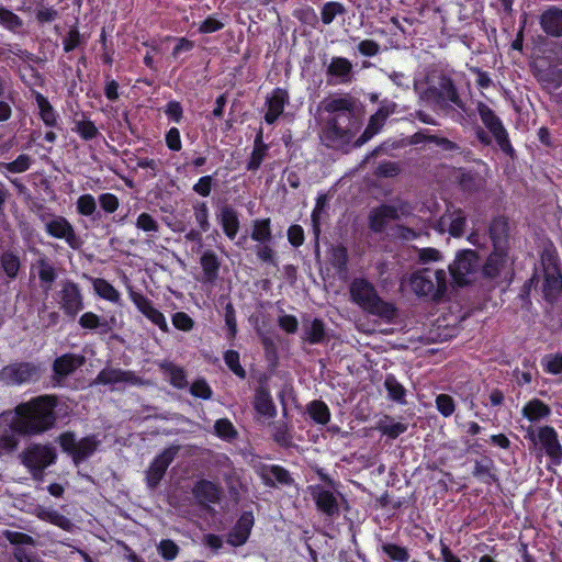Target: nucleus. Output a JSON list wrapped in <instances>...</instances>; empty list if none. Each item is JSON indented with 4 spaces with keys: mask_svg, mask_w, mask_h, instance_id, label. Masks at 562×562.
Returning a JSON list of instances; mask_svg holds the SVG:
<instances>
[{
    "mask_svg": "<svg viewBox=\"0 0 562 562\" xmlns=\"http://www.w3.org/2000/svg\"><path fill=\"white\" fill-rule=\"evenodd\" d=\"M477 113L482 123L488 130V132L493 135L495 142L499 146L501 150L505 154L513 155L514 148L508 138V133L505 130L501 119L495 114V112L485 103L479 102L476 106Z\"/></svg>",
    "mask_w": 562,
    "mask_h": 562,
    "instance_id": "nucleus-9",
    "label": "nucleus"
},
{
    "mask_svg": "<svg viewBox=\"0 0 562 562\" xmlns=\"http://www.w3.org/2000/svg\"><path fill=\"white\" fill-rule=\"evenodd\" d=\"M319 109L329 114L321 134L324 144L333 148L348 145L361 127L356 100L348 94L330 95L321 102Z\"/></svg>",
    "mask_w": 562,
    "mask_h": 562,
    "instance_id": "nucleus-1",
    "label": "nucleus"
},
{
    "mask_svg": "<svg viewBox=\"0 0 562 562\" xmlns=\"http://www.w3.org/2000/svg\"><path fill=\"white\" fill-rule=\"evenodd\" d=\"M254 406L256 412L265 418L270 419L277 414L272 397L270 393L263 387H260L256 391Z\"/></svg>",
    "mask_w": 562,
    "mask_h": 562,
    "instance_id": "nucleus-29",
    "label": "nucleus"
},
{
    "mask_svg": "<svg viewBox=\"0 0 562 562\" xmlns=\"http://www.w3.org/2000/svg\"><path fill=\"white\" fill-rule=\"evenodd\" d=\"M85 358L79 355L66 353L54 361V372L64 378L71 374L77 368L81 367Z\"/></svg>",
    "mask_w": 562,
    "mask_h": 562,
    "instance_id": "nucleus-25",
    "label": "nucleus"
},
{
    "mask_svg": "<svg viewBox=\"0 0 562 562\" xmlns=\"http://www.w3.org/2000/svg\"><path fill=\"white\" fill-rule=\"evenodd\" d=\"M492 462L488 460L485 461H476L473 469V475L479 480L490 483L494 480L493 474L491 473Z\"/></svg>",
    "mask_w": 562,
    "mask_h": 562,
    "instance_id": "nucleus-50",
    "label": "nucleus"
},
{
    "mask_svg": "<svg viewBox=\"0 0 562 562\" xmlns=\"http://www.w3.org/2000/svg\"><path fill=\"white\" fill-rule=\"evenodd\" d=\"M201 266L209 281H213L218 273L220 261L213 251H205L201 257Z\"/></svg>",
    "mask_w": 562,
    "mask_h": 562,
    "instance_id": "nucleus-38",
    "label": "nucleus"
},
{
    "mask_svg": "<svg viewBox=\"0 0 562 562\" xmlns=\"http://www.w3.org/2000/svg\"><path fill=\"white\" fill-rule=\"evenodd\" d=\"M58 442L61 449L72 457L75 463H79L92 456L99 446L95 437L90 436L77 441L72 432L61 434L58 437Z\"/></svg>",
    "mask_w": 562,
    "mask_h": 562,
    "instance_id": "nucleus-11",
    "label": "nucleus"
},
{
    "mask_svg": "<svg viewBox=\"0 0 562 562\" xmlns=\"http://www.w3.org/2000/svg\"><path fill=\"white\" fill-rule=\"evenodd\" d=\"M498 228L504 231V223L502 221L495 222L490 227V235L494 245V251L490 255L482 269L483 274L490 278L497 277L507 262L506 247H503L502 237L496 236V231Z\"/></svg>",
    "mask_w": 562,
    "mask_h": 562,
    "instance_id": "nucleus-10",
    "label": "nucleus"
},
{
    "mask_svg": "<svg viewBox=\"0 0 562 562\" xmlns=\"http://www.w3.org/2000/svg\"><path fill=\"white\" fill-rule=\"evenodd\" d=\"M36 103L40 109V115L44 124L47 126H55L57 122V114L55 113L49 101L41 93L36 94Z\"/></svg>",
    "mask_w": 562,
    "mask_h": 562,
    "instance_id": "nucleus-36",
    "label": "nucleus"
},
{
    "mask_svg": "<svg viewBox=\"0 0 562 562\" xmlns=\"http://www.w3.org/2000/svg\"><path fill=\"white\" fill-rule=\"evenodd\" d=\"M133 380V373L121 369L105 368L99 372L95 383L110 385Z\"/></svg>",
    "mask_w": 562,
    "mask_h": 562,
    "instance_id": "nucleus-30",
    "label": "nucleus"
},
{
    "mask_svg": "<svg viewBox=\"0 0 562 562\" xmlns=\"http://www.w3.org/2000/svg\"><path fill=\"white\" fill-rule=\"evenodd\" d=\"M38 277L41 281L52 283L56 279V272L54 267L48 262L46 258L37 260Z\"/></svg>",
    "mask_w": 562,
    "mask_h": 562,
    "instance_id": "nucleus-54",
    "label": "nucleus"
},
{
    "mask_svg": "<svg viewBox=\"0 0 562 562\" xmlns=\"http://www.w3.org/2000/svg\"><path fill=\"white\" fill-rule=\"evenodd\" d=\"M406 283L419 297L438 300L447 289V273L441 269L424 268L409 274Z\"/></svg>",
    "mask_w": 562,
    "mask_h": 562,
    "instance_id": "nucleus-4",
    "label": "nucleus"
},
{
    "mask_svg": "<svg viewBox=\"0 0 562 562\" xmlns=\"http://www.w3.org/2000/svg\"><path fill=\"white\" fill-rule=\"evenodd\" d=\"M288 99L289 95L285 90L281 88L273 90L272 94L267 100L268 111L265 115V121L268 124H273L282 114Z\"/></svg>",
    "mask_w": 562,
    "mask_h": 562,
    "instance_id": "nucleus-22",
    "label": "nucleus"
},
{
    "mask_svg": "<svg viewBox=\"0 0 562 562\" xmlns=\"http://www.w3.org/2000/svg\"><path fill=\"white\" fill-rule=\"evenodd\" d=\"M77 212L83 216H91L97 211V202L93 195L82 194L77 200Z\"/></svg>",
    "mask_w": 562,
    "mask_h": 562,
    "instance_id": "nucleus-45",
    "label": "nucleus"
},
{
    "mask_svg": "<svg viewBox=\"0 0 562 562\" xmlns=\"http://www.w3.org/2000/svg\"><path fill=\"white\" fill-rule=\"evenodd\" d=\"M136 227L145 233L155 234L159 229L158 222L149 213H140L135 223Z\"/></svg>",
    "mask_w": 562,
    "mask_h": 562,
    "instance_id": "nucleus-47",
    "label": "nucleus"
},
{
    "mask_svg": "<svg viewBox=\"0 0 562 562\" xmlns=\"http://www.w3.org/2000/svg\"><path fill=\"white\" fill-rule=\"evenodd\" d=\"M194 218L199 224L201 232H207L210 228L209 207L205 202H195L193 204Z\"/></svg>",
    "mask_w": 562,
    "mask_h": 562,
    "instance_id": "nucleus-46",
    "label": "nucleus"
},
{
    "mask_svg": "<svg viewBox=\"0 0 562 562\" xmlns=\"http://www.w3.org/2000/svg\"><path fill=\"white\" fill-rule=\"evenodd\" d=\"M128 296L139 313L156 325L161 331L169 333L170 329L165 315L154 306L153 302L148 297L133 289H130Z\"/></svg>",
    "mask_w": 562,
    "mask_h": 562,
    "instance_id": "nucleus-14",
    "label": "nucleus"
},
{
    "mask_svg": "<svg viewBox=\"0 0 562 562\" xmlns=\"http://www.w3.org/2000/svg\"><path fill=\"white\" fill-rule=\"evenodd\" d=\"M436 407L445 417L451 416L456 411L453 398L447 394H439L436 397Z\"/></svg>",
    "mask_w": 562,
    "mask_h": 562,
    "instance_id": "nucleus-49",
    "label": "nucleus"
},
{
    "mask_svg": "<svg viewBox=\"0 0 562 562\" xmlns=\"http://www.w3.org/2000/svg\"><path fill=\"white\" fill-rule=\"evenodd\" d=\"M93 289L100 297L106 301L112 303H117L120 301V292L104 279H95L93 281Z\"/></svg>",
    "mask_w": 562,
    "mask_h": 562,
    "instance_id": "nucleus-35",
    "label": "nucleus"
},
{
    "mask_svg": "<svg viewBox=\"0 0 562 562\" xmlns=\"http://www.w3.org/2000/svg\"><path fill=\"white\" fill-rule=\"evenodd\" d=\"M415 89L419 92L422 100L429 104L437 105L442 110L449 108L448 102L462 111L467 110L465 103L460 98L453 80L447 75L441 74L437 81L431 83L425 90H420L417 83L415 85Z\"/></svg>",
    "mask_w": 562,
    "mask_h": 562,
    "instance_id": "nucleus-5",
    "label": "nucleus"
},
{
    "mask_svg": "<svg viewBox=\"0 0 562 562\" xmlns=\"http://www.w3.org/2000/svg\"><path fill=\"white\" fill-rule=\"evenodd\" d=\"M479 258L473 250L459 252L454 261L449 266L453 281L462 286L475 280L479 273Z\"/></svg>",
    "mask_w": 562,
    "mask_h": 562,
    "instance_id": "nucleus-8",
    "label": "nucleus"
},
{
    "mask_svg": "<svg viewBox=\"0 0 562 562\" xmlns=\"http://www.w3.org/2000/svg\"><path fill=\"white\" fill-rule=\"evenodd\" d=\"M75 131L86 140L93 139L99 133L91 121H77Z\"/></svg>",
    "mask_w": 562,
    "mask_h": 562,
    "instance_id": "nucleus-56",
    "label": "nucleus"
},
{
    "mask_svg": "<svg viewBox=\"0 0 562 562\" xmlns=\"http://www.w3.org/2000/svg\"><path fill=\"white\" fill-rule=\"evenodd\" d=\"M266 151H267V145H265L262 143V132L260 131L258 133V135L256 136L255 146H254V149L251 153L250 160L247 165V169L248 170H257L260 167V165L266 156Z\"/></svg>",
    "mask_w": 562,
    "mask_h": 562,
    "instance_id": "nucleus-39",
    "label": "nucleus"
},
{
    "mask_svg": "<svg viewBox=\"0 0 562 562\" xmlns=\"http://www.w3.org/2000/svg\"><path fill=\"white\" fill-rule=\"evenodd\" d=\"M21 463L29 469L34 477L55 463L56 452L49 445L31 443L19 456Z\"/></svg>",
    "mask_w": 562,
    "mask_h": 562,
    "instance_id": "nucleus-6",
    "label": "nucleus"
},
{
    "mask_svg": "<svg viewBox=\"0 0 562 562\" xmlns=\"http://www.w3.org/2000/svg\"><path fill=\"white\" fill-rule=\"evenodd\" d=\"M307 412L313 420L318 424L325 425L330 419V412L328 406L322 401H313L307 406Z\"/></svg>",
    "mask_w": 562,
    "mask_h": 562,
    "instance_id": "nucleus-40",
    "label": "nucleus"
},
{
    "mask_svg": "<svg viewBox=\"0 0 562 562\" xmlns=\"http://www.w3.org/2000/svg\"><path fill=\"white\" fill-rule=\"evenodd\" d=\"M0 24L14 31L22 26V21L13 12L0 7Z\"/></svg>",
    "mask_w": 562,
    "mask_h": 562,
    "instance_id": "nucleus-55",
    "label": "nucleus"
},
{
    "mask_svg": "<svg viewBox=\"0 0 562 562\" xmlns=\"http://www.w3.org/2000/svg\"><path fill=\"white\" fill-rule=\"evenodd\" d=\"M311 494L316 503L317 509L327 516L339 513V505L335 494L324 487L316 485L311 487Z\"/></svg>",
    "mask_w": 562,
    "mask_h": 562,
    "instance_id": "nucleus-20",
    "label": "nucleus"
},
{
    "mask_svg": "<svg viewBox=\"0 0 562 562\" xmlns=\"http://www.w3.org/2000/svg\"><path fill=\"white\" fill-rule=\"evenodd\" d=\"M41 378V368L33 362H14L0 370V382L7 386L34 383Z\"/></svg>",
    "mask_w": 562,
    "mask_h": 562,
    "instance_id": "nucleus-7",
    "label": "nucleus"
},
{
    "mask_svg": "<svg viewBox=\"0 0 562 562\" xmlns=\"http://www.w3.org/2000/svg\"><path fill=\"white\" fill-rule=\"evenodd\" d=\"M45 231L54 238L64 239L72 249H78L81 246V240L74 226L64 216H54L46 221Z\"/></svg>",
    "mask_w": 562,
    "mask_h": 562,
    "instance_id": "nucleus-15",
    "label": "nucleus"
},
{
    "mask_svg": "<svg viewBox=\"0 0 562 562\" xmlns=\"http://www.w3.org/2000/svg\"><path fill=\"white\" fill-rule=\"evenodd\" d=\"M31 157L26 154H21L11 162H0V172L21 173L26 171L31 166Z\"/></svg>",
    "mask_w": 562,
    "mask_h": 562,
    "instance_id": "nucleus-41",
    "label": "nucleus"
},
{
    "mask_svg": "<svg viewBox=\"0 0 562 562\" xmlns=\"http://www.w3.org/2000/svg\"><path fill=\"white\" fill-rule=\"evenodd\" d=\"M1 265L9 278L12 279L16 277L20 269V260L15 255L11 252L3 254L1 257Z\"/></svg>",
    "mask_w": 562,
    "mask_h": 562,
    "instance_id": "nucleus-48",
    "label": "nucleus"
},
{
    "mask_svg": "<svg viewBox=\"0 0 562 562\" xmlns=\"http://www.w3.org/2000/svg\"><path fill=\"white\" fill-rule=\"evenodd\" d=\"M99 203L102 210L106 213H114L120 206L117 196L112 193H103L99 195Z\"/></svg>",
    "mask_w": 562,
    "mask_h": 562,
    "instance_id": "nucleus-61",
    "label": "nucleus"
},
{
    "mask_svg": "<svg viewBox=\"0 0 562 562\" xmlns=\"http://www.w3.org/2000/svg\"><path fill=\"white\" fill-rule=\"evenodd\" d=\"M261 476L268 485H273L274 481L285 485L292 482L290 473L280 465L263 468L261 470Z\"/></svg>",
    "mask_w": 562,
    "mask_h": 562,
    "instance_id": "nucleus-33",
    "label": "nucleus"
},
{
    "mask_svg": "<svg viewBox=\"0 0 562 562\" xmlns=\"http://www.w3.org/2000/svg\"><path fill=\"white\" fill-rule=\"evenodd\" d=\"M467 217L461 209H448L439 218L436 229L443 234L449 233L453 237L463 235Z\"/></svg>",
    "mask_w": 562,
    "mask_h": 562,
    "instance_id": "nucleus-18",
    "label": "nucleus"
},
{
    "mask_svg": "<svg viewBox=\"0 0 562 562\" xmlns=\"http://www.w3.org/2000/svg\"><path fill=\"white\" fill-rule=\"evenodd\" d=\"M19 446V439L15 431H0V454L13 452Z\"/></svg>",
    "mask_w": 562,
    "mask_h": 562,
    "instance_id": "nucleus-44",
    "label": "nucleus"
},
{
    "mask_svg": "<svg viewBox=\"0 0 562 562\" xmlns=\"http://www.w3.org/2000/svg\"><path fill=\"white\" fill-rule=\"evenodd\" d=\"M158 551L165 560H173L178 555L179 547L171 540H162Z\"/></svg>",
    "mask_w": 562,
    "mask_h": 562,
    "instance_id": "nucleus-62",
    "label": "nucleus"
},
{
    "mask_svg": "<svg viewBox=\"0 0 562 562\" xmlns=\"http://www.w3.org/2000/svg\"><path fill=\"white\" fill-rule=\"evenodd\" d=\"M550 412V407L538 398L529 401L522 408L524 417L531 423L539 422L540 419L549 416Z\"/></svg>",
    "mask_w": 562,
    "mask_h": 562,
    "instance_id": "nucleus-32",
    "label": "nucleus"
},
{
    "mask_svg": "<svg viewBox=\"0 0 562 562\" xmlns=\"http://www.w3.org/2000/svg\"><path fill=\"white\" fill-rule=\"evenodd\" d=\"M224 22H222L221 20L214 18V16H209L207 19H205L203 22L200 23L199 25V31L201 33H214L221 29L224 27Z\"/></svg>",
    "mask_w": 562,
    "mask_h": 562,
    "instance_id": "nucleus-64",
    "label": "nucleus"
},
{
    "mask_svg": "<svg viewBox=\"0 0 562 562\" xmlns=\"http://www.w3.org/2000/svg\"><path fill=\"white\" fill-rule=\"evenodd\" d=\"M382 550L394 561L406 562L409 559V554L405 548L393 543H384Z\"/></svg>",
    "mask_w": 562,
    "mask_h": 562,
    "instance_id": "nucleus-52",
    "label": "nucleus"
},
{
    "mask_svg": "<svg viewBox=\"0 0 562 562\" xmlns=\"http://www.w3.org/2000/svg\"><path fill=\"white\" fill-rule=\"evenodd\" d=\"M542 30L551 36H562V10L552 7L544 11L540 18Z\"/></svg>",
    "mask_w": 562,
    "mask_h": 562,
    "instance_id": "nucleus-24",
    "label": "nucleus"
},
{
    "mask_svg": "<svg viewBox=\"0 0 562 562\" xmlns=\"http://www.w3.org/2000/svg\"><path fill=\"white\" fill-rule=\"evenodd\" d=\"M214 430L220 438L225 440H232L237 436L234 425L227 418L217 419L214 425Z\"/></svg>",
    "mask_w": 562,
    "mask_h": 562,
    "instance_id": "nucleus-43",
    "label": "nucleus"
},
{
    "mask_svg": "<svg viewBox=\"0 0 562 562\" xmlns=\"http://www.w3.org/2000/svg\"><path fill=\"white\" fill-rule=\"evenodd\" d=\"M58 299L60 308L68 316L75 317L83 308L79 286L71 281L63 283L61 290L58 292Z\"/></svg>",
    "mask_w": 562,
    "mask_h": 562,
    "instance_id": "nucleus-17",
    "label": "nucleus"
},
{
    "mask_svg": "<svg viewBox=\"0 0 562 562\" xmlns=\"http://www.w3.org/2000/svg\"><path fill=\"white\" fill-rule=\"evenodd\" d=\"M404 213L405 205H381L372 209L369 213V227L374 233H380L385 228L389 221L395 220Z\"/></svg>",
    "mask_w": 562,
    "mask_h": 562,
    "instance_id": "nucleus-19",
    "label": "nucleus"
},
{
    "mask_svg": "<svg viewBox=\"0 0 562 562\" xmlns=\"http://www.w3.org/2000/svg\"><path fill=\"white\" fill-rule=\"evenodd\" d=\"M224 360L227 367L238 376H245V370L239 363V355L235 350H228L224 355Z\"/></svg>",
    "mask_w": 562,
    "mask_h": 562,
    "instance_id": "nucleus-58",
    "label": "nucleus"
},
{
    "mask_svg": "<svg viewBox=\"0 0 562 562\" xmlns=\"http://www.w3.org/2000/svg\"><path fill=\"white\" fill-rule=\"evenodd\" d=\"M347 250L341 246L334 247L330 254V262L338 269H345L347 265Z\"/></svg>",
    "mask_w": 562,
    "mask_h": 562,
    "instance_id": "nucleus-63",
    "label": "nucleus"
},
{
    "mask_svg": "<svg viewBox=\"0 0 562 562\" xmlns=\"http://www.w3.org/2000/svg\"><path fill=\"white\" fill-rule=\"evenodd\" d=\"M351 301L363 311L391 321L396 315L393 304L383 301L371 282L364 278H356L349 285Z\"/></svg>",
    "mask_w": 562,
    "mask_h": 562,
    "instance_id": "nucleus-3",
    "label": "nucleus"
},
{
    "mask_svg": "<svg viewBox=\"0 0 562 562\" xmlns=\"http://www.w3.org/2000/svg\"><path fill=\"white\" fill-rule=\"evenodd\" d=\"M179 451H180L179 446H170V447L164 449L150 462V464L145 473V481H146L147 486L150 490H154L158 486V484L162 480L168 467L175 460V458L177 457Z\"/></svg>",
    "mask_w": 562,
    "mask_h": 562,
    "instance_id": "nucleus-12",
    "label": "nucleus"
},
{
    "mask_svg": "<svg viewBox=\"0 0 562 562\" xmlns=\"http://www.w3.org/2000/svg\"><path fill=\"white\" fill-rule=\"evenodd\" d=\"M327 75L337 78L338 83L352 80V64L345 57H333L327 66Z\"/></svg>",
    "mask_w": 562,
    "mask_h": 562,
    "instance_id": "nucleus-23",
    "label": "nucleus"
},
{
    "mask_svg": "<svg viewBox=\"0 0 562 562\" xmlns=\"http://www.w3.org/2000/svg\"><path fill=\"white\" fill-rule=\"evenodd\" d=\"M190 393L194 397H200L203 400H210L213 394L212 389L204 379L194 381L190 386Z\"/></svg>",
    "mask_w": 562,
    "mask_h": 562,
    "instance_id": "nucleus-53",
    "label": "nucleus"
},
{
    "mask_svg": "<svg viewBox=\"0 0 562 562\" xmlns=\"http://www.w3.org/2000/svg\"><path fill=\"white\" fill-rule=\"evenodd\" d=\"M217 217L226 236L234 239L239 229L237 212L232 206L225 205L220 210Z\"/></svg>",
    "mask_w": 562,
    "mask_h": 562,
    "instance_id": "nucleus-26",
    "label": "nucleus"
},
{
    "mask_svg": "<svg viewBox=\"0 0 562 562\" xmlns=\"http://www.w3.org/2000/svg\"><path fill=\"white\" fill-rule=\"evenodd\" d=\"M192 492L200 503H216L221 496V490L206 480L199 481Z\"/></svg>",
    "mask_w": 562,
    "mask_h": 562,
    "instance_id": "nucleus-28",
    "label": "nucleus"
},
{
    "mask_svg": "<svg viewBox=\"0 0 562 562\" xmlns=\"http://www.w3.org/2000/svg\"><path fill=\"white\" fill-rule=\"evenodd\" d=\"M56 397L41 395L1 414L10 429L20 435L35 436L52 429L56 423Z\"/></svg>",
    "mask_w": 562,
    "mask_h": 562,
    "instance_id": "nucleus-2",
    "label": "nucleus"
},
{
    "mask_svg": "<svg viewBox=\"0 0 562 562\" xmlns=\"http://www.w3.org/2000/svg\"><path fill=\"white\" fill-rule=\"evenodd\" d=\"M251 239L259 244L269 243L272 239L270 220H255L251 228Z\"/></svg>",
    "mask_w": 562,
    "mask_h": 562,
    "instance_id": "nucleus-34",
    "label": "nucleus"
},
{
    "mask_svg": "<svg viewBox=\"0 0 562 562\" xmlns=\"http://www.w3.org/2000/svg\"><path fill=\"white\" fill-rule=\"evenodd\" d=\"M251 527L252 517L250 515L241 516L234 529L228 535V543L234 547L244 544L249 537Z\"/></svg>",
    "mask_w": 562,
    "mask_h": 562,
    "instance_id": "nucleus-27",
    "label": "nucleus"
},
{
    "mask_svg": "<svg viewBox=\"0 0 562 562\" xmlns=\"http://www.w3.org/2000/svg\"><path fill=\"white\" fill-rule=\"evenodd\" d=\"M36 515L41 520L50 522L65 531H71L74 528L70 519L55 509L40 508Z\"/></svg>",
    "mask_w": 562,
    "mask_h": 562,
    "instance_id": "nucleus-31",
    "label": "nucleus"
},
{
    "mask_svg": "<svg viewBox=\"0 0 562 562\" xmlns=\"http://www.w3.org/2000/svg\"><path fill=\"white\" fill-rule=\"evenodd\" d=\"M342 13H345V8L341 3L334 1L327 2L323 5L321 11L322 22L328 25L337 15Z\"/></svg>",
    "mask_w": 562,
    "mask_h": 562,
    "instance_id": "nucleus-42",
    "label": "nucleus"
},
{
    "mask_svg": "<svg viewBox=\"0 0 562 562\" xmlns=\"http://www.w3.org/2000/svg\"><path fill=\"white\" fill-rule=\"evenodd\" d=\"M170 383L177 389H184L188 384L186 372L182 368L171 366L168 369Z\"/></svg>",
    "mask_w": 562,
    "mask_h": 562,
    "instance_id": "nucleus-59",
    "label": "nucleus"
},
{
    "mask_svg": "<svg viewBox=\"0 0 562 562\" xmlns=\"http://www.w3.org/2000/svg\"><path fill=\"white\" fill-rule=\"evenodd\" d=\"M385 387L389 392V396L397 402H403L405 397V389L400 384L394 376H387L385 379Z\"/></svg>",
    "mask_w": 562,
    "mask_h": 562,
    "instance_id": "nucleus-51",
    "label": "nucleus"
},
{
    "mask_svg": "<svg viewBox=\"0 0 562 562\" xmlns=\"http://www.w3.org/2000/svg\"><path fill=\"white\" fill-rule=\"evenodd\" d=\"M544 260L543 292L548 300H554L562 290V273L558 259L548 255Z\"/></svg>",
    "mask_w": 562,
    "mask_h": 562,
    "instance_id": "nucleus-16",
    "label": "nucleus"
},
{
    "mask_svg": "<svg viewBox=\"0 0 562 562\" xmlns=\"http://www.w3.org/2000/svg\"><path fill=\"white\" fill-rule=\"evenodd\" d=\"M527 437L536 445H540L546 453L553 460L559 461L562 457V447L559 443L555 430L550 426L540 427L536 430L529 426L527 429Z\"/></svg>",
    "mask_w": 562,
    "mask_h": 562,
    "instance_id": "nucleus-13",
    "label": "nucleus"
},
{
    "mask_svg": "<svg viewBox=\"0 0 562 562\" xmlns=\"http://www.w3.org/2000/svg\"><path fill=\"white\" fill-rule=\"evenodd\" d=\"M547 372L558 374L562 372V356L561 355H549L542 360Z\"/></svg>",
    "mask_w": 562,
    "mask_h": 562,
    "instance_id": "nucleus-60",
    "label": "nucleus"
},
{
    "mask_svg": "<svg viewBox=\"0 0 562 562\" xmlns=\"http://www.w3.org/2000/svg\"><path fill=\"white\" fill-rule=\"evenodd\" d=\"M172 325L182 331H190L194 326V321L184 312H177L171 316Z\"/></svg>",
    "mask_w": 562,
    "mask_h": 562,
    "instance_id": "nucleus-57",
    "label": "nucleus"
},
{
    "mask_svg": "<svg viewBox=\"0 0 562 562\" xmlns=\"http://www.w3.org/2000/svg\"><path fill=\"white\" fill-rule=\"evenodd\" d=\"M394 111V105L380 108L371 117L362 133V135L356 140V146H362L369 139H371L383 126L387 116Z\"/></svg>",
    "mask_w": 562,
    "mask_h": 562,
    "instance_id": "nucleus-21",
    "label": "nucleus"
},
{
    "mask_svg": "<svg viewBox=\"0 0 562 562\" xmlns=\"http://www.w3.org/2000/svg\"><path fill=\"white\" fill-rule=\"evenodd\" d=\"M304 336L310 344H319L325 338V327L321 319H313L304 326Z\"/></svg>",
    "mask_w": 562,
    "mask_h": 562,
    "instance_id": "nucleus-37",
    "label": "nucleus"
}]
</instances>
